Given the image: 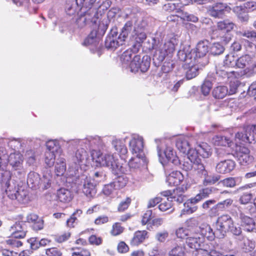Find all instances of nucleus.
Masks as SVG:
<instances>
[{
  "label": "nucleus",
  "mask_w": 256,
  "mask_h": 256,
  "mask_svg": "<svg viewBox=\"0 0 256 256\" xmlns=\"http://www.w3.org/2000/svg\"><path fill=\"white\" fill-rule=\"evenodd\" d=\"M157 38L153 39V48L155 50L153 60L154 63L158 66L165 59L166 57L174 51L176 39L172 38L164 43L156 44Z\"/></svg>",
  "instance_id": "1"
},
{
  "label": "nucleus",
  "mask_w": 256,
  "mask_h": 256,
  "mask_svg": "<svg viewBox=\"0 0 256 256\" xmlns=\"http://www.w3.org/2000/svg\"><path fill=\"white\" fill-rule=\"evenodd\" d=\"M96 162L101 166L109 168L114 175L126 174L128 170L122 164H120L118 159L116 158L111 154H97Z\"/></svg>",
  "instance_id": "2"
},
{
  "label": "nucleus",
  "mask_w": 256,
  "mask_h": 256,
  "mask_svg": "<svg viewBox=\"0 0 256 256\" xmlns=\"http://www.w3.org/2000/svg\"><path fill=\"white\" fill-rule=\"evenodd\" d=\"M74 177L76 178V183L82 186V192L86 196L92 198L95 196L96 194V184L92 178L84 174L80 176L78 174Z\"/></svg>",
  "instance_id": "3"
},
{
  "label": "nucleus",
  "mask_w": 256,
  "mask_h": 256,
  "mask_svg": "<svg viewBox=\"0 0 256 256\" xmlns=\"http://www.w3.org/2000/svg\"><path fill=\"white\" fill-rule=\"evenodd\" d=\"M234 221L228 214H223L219 216L216 224V234L218 238H222L226 236V232H228Z\"/></svg>",
  "instance_id": "4"
},
{
  "label": "nucleus",
  "mask_w": 256,
  "mask_h": 256,
  "mask_svg": "<svg viewBox=\"0 0 256 256\" xmlns=\"http://www.w3.org/2000/svg\"><path fill=\"white\" fill-rule=\"evenodd\" d=\"M150 58L146 55L142 59L139 55L135 56L130 62L128 65V69L132 72L136 73L139 70L142 72H146L150 66Z\"/></svg>",
  "instance_id": "5"
},
{
  "label": "nucleus",
  "mask_w": 256,
  "mask_h": 256,
  "mask_svg": "<svg viewBox=\"0 0 256 256\" xmlns=\"http://www.w3.org/2000/svg\"><path fill=\"white\" fill-rule=\"evenodd\" d=\"M89 9V8H84L78 14V16L76 21V26L78 28H82L90 23L92 24H96L98 17L96 16L94 12H92Z\"/></svg>",
  "instance_id": "6"
},
{
  "label": "nucleus",
  "mask_w": 256,
  "mask_h": 256,
  "mask_svg": "<svg viewBox=\"0 0 256 256\" xmlns=\"http://www.w3.org/2000/svg\"><path fill=\"white\" fill-rule=\"evenodd\" d=\"M208 41L206 40L199 42L196 49L192 50L189 53L185 54L186 61L188 60H198V58L204 57L208 52Z\"/></svg>",
  "instance_id": "7"
},
{
  "label": "nucleus",
  "mask_w": 256,
  "mask_h": 256,
  "mask_svg": "<svg viewBox=\"0 0 256 256\" xmlns=\"http://www.w3.org/2000/svg\"><path fill=\"white\" fill-rule=\"evenodd\" d=\"M87 154L86 151L82 148L78 149L75 155L72 156V162L68 168L70 175L72 176H76L79 174V168L80 163L86 158Z\"/></svg>",
  "instance_id": "8"
},
{
  "label": "nucleus",
  "mask_w": 256,
  "mask_h": 256,
  "mask_svg": "<svg viewBox=\"0 0 256 256\" xmlns=\"http://www.w3.org/2000/svg\"><path fill=\"white\" fill-rule=\"evenodd\" d=\"M236 138L244 142H256V125H248L244 128V132H238Z\"/></svg>",
  "instance_id": "9"
},
{
  "label": "nucleus",
  "mask_w": 256,
  "mask_h": 256,
  "mask_svg": "<svg viewBox=\"0 0 256 256\" xmlns=\"http://www.w3.org/2000/svg\"><path fill=\"white\" fill-rule=\"evenodd\" d=\"M84 8H88L84 4V0H67L65 11L67 14L73 16L78 14Z\"/></svg>",
  "instance_id": "10"
},
{
  "label": "nucleus",
  "mask_w": 256,
  "mask_h": 256,
  "mask_svg": "<svg viewBox=\"0 0 256 256\" xmlns=\"http://www.w3.org/2000/svg\"><path fill=\"white\" fill-rule=\"evenodd\" d=\"M130 150L136 156H145L144 152V140L142 136H136L129 142Z\"/></svg>",
  "instance_id": "11"
},
{
  "label": "nucleus",
  "mask_w": 256,
  "mask_h": 256,
  "mask_svg": "<svg viewBox=\"0 0 256 256\" xmlns=\"http://www.w3.org/2000/svg\"><path fill=\"white\" fill-rule=\"evenodd\" d=\"M221 256L218 248L214 247L212 244L210 242L204 248H200L195 250L192 252V256Z\"/></svg>",
  "instance_id": "12"
},
{
  "label": "nucleus",
  "mask_w": 256,
  "mask_h": 256,
  "mask_svg": "<svg viewBox=\"0 0 256 256\" xmlns=\"http://www.w3.org/2000/svg\"><path fill=\"white\" fill-rule=\"evenodd\" d=\"M6 194L12 200H16L21 203H25L28 200V192L27 190L21 188H16L15 185L13 189L10 190Z\"/></svg>",
  "instance_id": "13"
},
{
  "label": "nucleus",
  "mask_w": 256,
  "mask_h": 256,
  "mask_svg": "<svg viewBox=\"0 0 256 256\" xmlns=\"http://www.w3.org/2000/svg\"><path fill=\"white\" fill-rule=\"evenodd\" d=\"M185 64L184 68L186 70V76L187 80H191L195 78L198 74V68L196 65V62L200 63L199 60H188V62L186 61V56H184Z\"/></svg>",
  "instance_id": "14"
},
{
  "label": "nucleus",
  "mask_w": 256,
  "mask_h": 256,
  "mask_svg": "<svg viewBox=\"0 0 256 256\" xmlns=\"http://www.w3.org/2000/svg\"><path fill=\"white\" fill-rule=\"evenodd\" d=\"M236 166L235 162L231 160H220L216 166V171L222 174L230 173Z\"/></svg>",
  "instance_id": "15"
},
{
  "label": "nucleus",
  "mask_w": 256,
  "mask_h": 256,
  "mask_svg": "<svg viewBox=\"0 0 256 256\" xmlns=\"http://www.w3.org/2000/svg\"><path fill=\"white\" fill-rule=\"evenodd\" d=\"M236 154L239 163L241 165L248 164L253 160V157L250 155V150L246 147L240 146Z\"/></svg>",
  "instance_id": "16"
},
{
  "label": "nucleus",
  "mask_w": 256,
  "mask_h": 256,
  "mask_svg": "<svg viewBox=\"0 0 256 256\" xmlns=\"http://www.w3.org/2000/svg\"><path fill=\"white\" fill-rule=\"evenodd\" d=\"M25 222H16L10 227V230L12 232V236L14 238H22L26 234Z\"/></svg>",
  "instance_id": "17"
},
{
  "label": "nucleus",
  "mask_w": 256,
  "mask_h": 256,
  "mask_svg": "<svg viewBox=\"0 0 256 256\" xmlns=\"http://www.w3.org/2000/svg\"><path fill=\"white\" fill-rule=\"evenodd\" d=\"M228 6L226 4L223 3H216L210 6L208 8V14L216 18H222L224 10H226Z\"/></svg>",
  "instance_id": "18"
},
{
  "label": "nucleus",
  "mask_w": 256,
  "mask_h": 256,
  "mask_svg": "<svg viewBox=\"0 0 256 256\" xmlns=\"http://www.w3.org/2000/svg\"><path fill=\"white\" fill-rule=\"evenodd\" d=\"M12 174L8 170H4L0 173V181L2 186L5 189L6 194L13 189L15 184L11 180Z\"/></svg>",
  "instance_id": "19"
},
{
  "label": "nucleus",
  "mask_w": 256,
  "mask_h": 256,
  "mask_svg": "<svg viewBox=\"0 0 256 256\" xmlns=\"http://www.w3.org/2000/svg\"><path fill=\"white\" fill-rule=\"evenodd\" d=\"M240 226L242 228L247 232H254L255 230L256 222L254 219L243 213L240 214Z\"/></svg>",
  "instance_id": "20"
},
{
  "label": "nucleus",
  "mask_w": 256,
  "mask_h": 256,
  "mask_svg": "<svg viewBox=\"0 0 256 256\" xmlns=\"http://www.w3.org/2000/svg\"><path fill=\"white\" fill-rule=\"evenodd\" d=\"M184 179L183 174L178 170H173L166 176V182L170 186H177L180 184Z\"/></svg>",
  "instance_id": "21"
},
{
  "label": "nucleus",
  "mask_w": 256,
  "mask_h": 256,
  "mask_svg": "<svg viewBox=\"0 0 256 256\" xmlns=\"http://www.w3.org/2000/svg\"><path fill=\"white\" fill-rule=\"evenodd\" d=\"M216 74L222 80L232 81L234 78H238V72L228 71L224 69L216 67Z\"/></svg>",
  "instance_id": "22"
},
{
  "label": "nucleus",
  "mask_w": 256,
  "mask_h": 256,
  "mask_svg": "<svg viewBox=\"0 0 256 256\" xmlns=\"http://www.w3.org/2000/svg\"><path fill=\"white\" fill-rule=\"evenodd\" d=\"M216 188L210 186L202 188L200 190L199 193L195 197L191 198L192 202H198L202 200L208 198L210 195L215 192Z\"/></svg>",
  "instance_id": "23"
},
{
  "label": "nucleus",
  "mask_w": 256,
  "mask_h": 256,
  "mask_svg": "<svg viewBox=\"0 0 256 256\" xmlns=\"http://www.w3.org/2000/svg\"><path fill=\"white\" fill-rule=\"evenodd\" d=\"M26 222L32 223V228L34 230H41L44 228V220L42 218L34 214H30L26 216Z\"/></svg>",
  "instance_id": "24"
},
{
  "label": "nucleus",
  "mask_w": 256,
  "mask_h": 256,
  "mask_svg": "<svg viewBox=\"0 0 256 256\" xmlns=\"http://www.w3.org/2000/svg\"><path fill=\"white\" fill-rule=\"evenodd\" d=\"M242 181V177L240 176L235 177H228L220 182L224 187L234 188L241 184Z\"/></svg>",
  "instance_id": "25"
},
{
  "label": "nucleus",
  "mask_w": 256,
  "mask_h": 256,
  "mask_svg": "<svg viewBox=\"0 0 256 256\" xmlns=\"http://www.w3.org/2000/svg\"><path fill=\"white\" fill-rule=\"evenodd\" d=\"M148 232L146 230H138L134 234L130 241L132 246H138L142 244L146 238H148Z\"/></svg>",
  "instance_id": "26"
},
{
  "label": "nucleus",
  "mask_w": 256,
  "mask_h": 256,
  "mask_svg": "<svg viewBox=\"0 0 256 256\" xmlns=\"http://www.w3.org/2000/svg\"><path fill=\"white\" fill-rule=\"evenodd\" d=\"M238 78H250L256 74V62H253L250 65L240 72H238Z\"/></svg>",
  "instance_id": "27"
},
{
  "label": "nucleus",
  "mask_w": 256,
  "mask_h": 256,
  "mask_svg": "<svg viewBox=\"0 0 256 256\" xmlns=\"http://www.w3.org/2000/svg\"><path fill=\"white\" fill-rule=\"evenodd\" d=\"M112 146L118 152L122 159L125 160L126 158L128 149L126 146L120 140H114Z\"/></svg>",
  "instance_id": "28"
},
{
  "label": "nucleus",
  "mask_w": 256,
  "mask_h": 256,
  "mask_svg": "<svg viewBox=\"0 0 256 256\" xmlns=\"http://www.w3.org/2000/svg\"><path fill=\"white\" fill-rule=\"evenodd\" d=\"M124 42V41L122 38H120V36L118 38L109 36L106 38L105 46L107 48L114 50L120 45H122Z\"/></svg>",
  "instance_id": "29"
},
{
  "label": "nucleus",
  "mask_w": 256,
  "mask_h": 256,
  "mask_svg": "<svg viewBox=\"0 0 256 256\" xmlns=\"http://www.w3.org/2000/svg\"><path fill=\"white\" fill-rule=\"evenodd\" d=\"M146 163L145 156L132 158L128 162V166L130 169L136 170L140 168L141 166Z\"/></svg>",
  "instance_id": "30"
},
{
  "label": "nucleus",
  "mask_w": 256,
  "mask_h": 256,
  "mask_svg": "<svg viewBox=\"0 0 256 256\" xmlns=\"http://www.w3.org/2000/svg\"><path fill=\"white\" fill-rule=\"evenodd\" d=\"M184 189L183 188L178 187L172 190V194L171 197L168 198L167 200L168 201H176L178 203H182L184 202L185 198L184 194Z\"/></svg>",
  "instance_id": "31"
},
{
  "label": "nucleus",
  "mask_w": 256,
  "mask_h": 256,
  "mask_svg": "<svg viewBox=\"0 0 256 256\" xmlns=\"http://www.w3.org/2000/svg\"><path fill=\"white\" fill-rule=\"evenodd\" d=\"M100 37V36L98 35L96 30H93L85 39L83 44L86 46H93L94 47H97L98 44Z\"/></svg>",
  "instance_id": "32"
},
{
  "label": "nucleus",
  "mask_w": 256,
  "mask_h": 256,
  "mask_svg": "<svg viewBox=\"0 0 256 256\" xmlns=\"http://www.w3.org/2000/svg\"><path fill=\"white\" fill-rule=\"evenodd\" d=\"M8 162L12 169L20 168L22 166V156L20 154H11L9 156Z\"/></svg>",
  "instance_id": "33"
},
{
  "label": "nucleus",
  "mask_w": 256,
  "mask_h": 256,
  "mask_svg": "<svg viewBox=\"0 0 256 256\" xmlns=\"http://www.w3.org/2000/svg\"><path fill=\"white\" fill-rule=\"evenodd\" d=\"M164 154L168 160L172 162L174 165L175 166L180 165V160L171 147H167L164 151Z\"/></svg>",
  "instance_id": "34"
},
{
  "label": "nucleus",
  "mask_w": 256,
  "mask_h": 256,
  "mask_svg": "<svg viewBox=\"0 0 256 256\" xmlns=\"http://www.w3.org/2000/svg\"><path fill=\"white\" fill-rule=\"evenodd\" d=\"M134 22V20H130L126 22L120 30V32L119 35L120 39L122 38L124 42L126 40L128 34L132 31V30L134 29L133 26Z\"/></svg>",
  "instance_id": "35"
},
{
  "label": "nucleus",
  "mask_w": 256,
  "mask_h": 256,
  "mask_svg": "<svg viewBox=\"0 0 256 256\" xmlns=\"http://www.w3.org/2000/svg\"><path fill=\"white\" fill-rule=\"evenodd\" d=\"M56 196L58 200L64 203L68 202L72 199L71 192L64 188H61L58 190Z\"/></svg>",
  "instance_id": "36"
},
{
  "label": "nucleus",
  "mask_w": 256,
  "mask_h": 256,
  "mask_svg": "<svg viewBox=\"0 0 256 256\" xmlns=\"http://www.w3.org/2000/svg\"><path fill=\"white\" fill-rule=\"evenodd\" d=\"M40 175L35 172H30L28 175L27 184L32 188H36L40 184Z\"/></svg>",
  "instance_id": "37"
},
{
  "label": "nucleus",
  "mask_w": 256,
  "mask_h": 256,
  "mask_svg": "<svg viewBox=\"0 0 256 256\" xmlns=\"http://www.w3.org/2000/svg\"><path fill=\"white\" fill-rule=\"evenodd\" d=\"M233 200L230 198L226 199L224 200L218 202L212 208L211 213L212 214H216V216L218 214L220 210H222L224 209L228 208L232 204Z\"/></svg>",
  "instance_id": "38"
},
{
  "label": "nucleus",
  "mask_w": 256,
  "mask_h": 256,
  "mask_svg": "<svg viewBox=\"0 0 256 256\" xmlns=\"http://www.w3.org/2000/svg\"><path fill=\"white\" fill-rule=\"evenodd\" d=\"M203 240L202 238L199 236L192 237L189 236L186 238V243L190 248L196 250L202 248L203 244Z\"/></svg>",
  "instance_id": "39"
},
{
  "label": "nucleus",
  "mask_w": 256,
  "mask_h": 256,
  "mask_svg": "<svg viewBox=\"0 0 256 256\" xmlns=\"http://www.w3.org/2000/svg\"><path fill=\"white\" fill-rule=\"evenodd\" d=\"M111 4L112 2L110 0H106L103 2L102 4H100V2H98L89 10H92V12H94L96 14V16L98 17V10H100V12L101 10L103 11L106 10L110 7Z\"/></svg>",
  "instance_id": "40"
},
{
  "label": "nucleus",
  "mask_w": 256,
  "mask_h": 256,
  "mask_svg": "<svg viewBox=\"0 0 256 256\" xmlns=\"http://www.w3.org/2000/svg\"><path fill=\"white\" fill-rule=\"evenodd\" d=\"M237 67L240 68H244L250 65L254 62L253 58L248 54L243 55L237 58Z\"/></svg>",
  "instance_id": "41"
},
{
  "label": "nucleus",
  "mask_w": 256,
  "mask_h": 256,
  "mask_svg": "<svg viewBox=\"0 0 256 256\" xmlns=\"http://www.w3.org/2000/svg\"><path fill=\"white\" fill-rule=\"evenodd\" d=\"M197 202H192L191 198L188 200L186 202L184 203V208L182 210L180 214V217L184 214H191L195 212L198 210V207L194 206Z\"/></svg>",
  "instance_id": "42"
},
{
  "label": "nucleus",
  "mask_w": 256,
  "mask_h": 256,
  "mask_svg": "<svg viewBox=\"0 0 256 256\" xmlns=\"http://www.w3.org/2000/svg\"><path fill=\"white\" fill-rule=\"evenodd\" d=\"M176 146L183 154H186V152L190 151L191 148L188 140L182 138H180L177 140Z\"/></svg>",
  "instance_id": "43"
},
{
  "label": "nucleus",
  "mask_w": 256,
  "mask_h": 256,
  "mask_svg": "<svg viewBox=\"0 0 256 256\" xmlns=\"http://www.w3.org/2000/svg\"><path fill=\"white\" fill-rule=\"evenodd\" d=\"M234 24L229 20L220 21L217 24V28L224 32H228L234 28Z\"/></svg>",
  "instance_id": "44"
},
{
  "label": "nucleus",
  "mask_w": 256,
  "mask_h": 256,
  "mask_svg": "<svg viewBox=\"0 0 256 256\" xmlns=\"http://www.w3.org/2000/svg\"><path fill=\"white\" fill-rule=\"evenodd\" d=\"M244 8L242 6H236L234 8V12L237 15L238 18L242 22H247L248 20V12L244 10Z\"/></svg>",
  "instance_id": "45"
},
{
  "label": "nucleus",
  "mask_w": 256,
  "mask_h": 256,
  "mask_svg": "<svg viewBox=\"0 0 256 256\" xmlns=\"http://www.w3.org/2000/svg\"><path fill=\"white\" fill-rule=\"evenodd\" d=\"M66 170V160L63 158L57 159L55 165V171L57 176L62 175Z\"/></svg>",
  "instance_id": "46"
},
{
  "label": "nucleus",
  "mask_w": 256,
  "mask_h": 256,
  "mask_svg": "<svg viewBox=\"0 0 256 256\" xmlns=\"http://www.w3.org/2000/svg\"><path fill=\"white\" fill-rule=\"evenodd\" d=\"M216 203V200L214 199L208 200L202 203L201 208H202L204 212H207L209 216L210 217L215 216L216 214H212L211 212Z\"/></svg>",
  "instance_id": "47"
},
{
  "label": "nucleus",
  "mask_w": 256,
  "mask_h": 256,
  "mask_svg": "<svg viewBox=\"0 0 256 256\" xmlns=\"http://www.w3.org/2000/svg\"><path fill=\"white\" fill-rule=\"evenodd\" d=\"M198 152L203 158H208L211 154L210 148L206 143H202L198 147Z\"/></svg>",
  "instance_id": "48"
},
{
  "label": "nucleus",
  "mask_w": 256,
  "mask_h": 256,
  "mask_svg": "<svg viewBox=\"0 0 256 256\" xmlns=\"http://www.w3.org/2000/svg\"><path fill=\"white\" fill-rule=\"evenodd\" d=\"M220 176L216 174L208 175V172L204 177L203 184L205 186L214 184L220 179Z\"/></svg>",
  "instance_id": "49"
},
{
  "label": "nucleus",
  "mask_w": 256,
  "mask_h": 256,
  "mask_svg": "<svg viewBox=\"0 0 256 256\" xmlns=\"http://www.w3.org/2000/svg\"><path fill=\"white\" fill-rule=\"evenodd\" d=\"M128 182V179L126 176L120 175L118 176L112 182L116 189H120L124 187Z\"/></svg>",
  "instance_id": "50"
},
{
  "label": "nucleus",
  "mask_w": 256,
  "mask_h": 256,
  "mask_svg": "<svg viewBox=\"0 0 256 256\" xmlns=\"http://www.w3.org/2000/svg\"><path fill=\"white\" fill-rule=\"evenodd\" d=\"M131 20H134V32L144 30V28L147 25L146 22L142 18H138L136 17H134Z\"/></svg>",
  "instance_id": "51"
},
{
  "label": "nucleus",
  "mask_w": 256,
  "mask_h": 256,
  "mask_svg": "<svg viewBox=\"0 0 256 256\" xmlns=\"http://www.w3.org/2000/svg\"><path fill=\"white\" fill-rule=\"evenodd\" d=\"M224 46L220 42L214 43L210 48V52L213 56L220 55L224 52Z\"/></svg>",
  "instance_id": "52"
},
{
  "label": "nucleus",
  "mask_w": 256,
  "mask_h": 256,
  "mask_svg": "<svg viewBox=\"0 0 256 256\" xmlns=\"http://www.w3.org/2000/svg\"><path fill=\"white\" fill-rule=\"evenodd\" d=\"M186 154L188 156L186 158L193 162L194 164H198L201 160L198 157L199 154L198 152L197 148L196 150L190 148V151L186 152Z\"/></svg>",
  "instance_id": "53"
},
{
  "label": "nucleus",
  "mask_w": 256,
  "mask_h": 256,
  "mask_svg": "<svg viewBox=\"0 0 256 256\" xmlns=\"http://www.w3.org/2000/svg\"><path fill=\"white\" fill-rule=\"evenodd\" d=\"M213 140L214 145L224 146H228L230 141L229 138L222 136H216L214 138Z\"/></svg>",
  "instance_id": "54"
},
{
  "label": "nucleus",
  "mask_w": 256,
  "mask_h": 256,
  "mask_svg": "<svg viewBox=\"0 0 256 256\" xmlns=\"http://www.w3.org/2000/svg\"><path fill=\"white\" fill-rule=\"evenodd\" d=\"M108 24L109 20L107 18H104L101 20L99 23L98 30H96L98 36H102L104 34L108 28Z\"/></svg>",
  "instance_id": "55"
},
{
  "label": "nucleus",
  "mask_w": 256,
  "mask_h": 256,
  "mask_svg": "<svg viewBox=\"0 0 256 256\" xmlns=\"http://www.w3.org/2000/svg\"><path fill=\"white\" fill-rule=\"evenodd\" d=\"M132 51L127 50L124 52L120 57L122 65L124 68H127L128 65L132 61Z\"/></svg>",
  "instance_id": "56"
},
{
  "label": "nucleus",
  "mask_w": 256,
  "mask_h": 256,
  "mask_svg": "<svg viewBox=\"0 0 256 256\" xmlns=\"http://www.w3.org/2000/svg\"><path fill=\"white\" fill-rule=\"evenodd\" d=\"M236 60L237 58L232 54H227L224 60V66L228 68L234 67L236 66H237Z\"/></svg>",
  "instance_id": "57"
},
{
  "label": "nucleus",
  "mask_w": 256,
  "mask_h": 256,
  "mask_svg": "<svg viewBox=\"0 0 256 256\" xmlns=\"http://www.w3.org/2000/svg\"><path fill=\"white\" fill-rule=\"evenodd\" d=\"M168 256H186L184 248L181 246H176L168 252Z\"/></svg>",
  "instance_id": "58"
},
{
  "label": "nucleus",
  "mask_w": 256,
  "mask_h": 256,
  "mask_svg": "<svg viewBox=\"0 0 256 256\" xmlns=\"http://www.w3.org/2000/svg\"><path fill=\"white\" fill-rule=\"evenodd\" d=\"M82 214V210H77L75 212H74L72 214L70 218L66 220L67 226L71 228L74 227V224L76 223V221L77 220V217L76 216V215L80 216Z\"/></svg>",
  "instance_id": "59"
},
{
  "label": "nucleus",
  "mask_w": 256,
  "mask_h": 256,
  "mask_svg": "<svg viewBox=\"0 0 256 256\" xmlns=\"http://www.w3.org/2000/svg\"><path fill=\"white\" fill-rule=\"evenodd\" d=\"M228 89L225 86H218L212 90V96H226L228 94Z\"/></svg>",
  "instance_id": "60"
},
{
  "label": "nucleus",
  "mask_w": 256,
  "mask_h": 256,
  "mask_svg": "<svg viewBox=\"0 0 256 256\" xmlns=\"http://www.w3.org/2000/svg\"><path fill=\"white\" fill-rule=\"evenodd\" d=\"M132 36L134 38L136 42L138 44L142 42L146 38V34L144 30L133 31Z\"/></svg>",
  "instance_id": "61"
},
{
  "label": "nucleus",
  "mask_w": 256,
  "mask_h": 256,
  "mask_svg": "<svg viewBox=\"0 0 256 256\" xmlns=\"http://www.w3.org/2000/svg\"><path fill=\"white\" fill-rule=\"evenodd\" d=\"M212 83L208 80H206L201 86V92L204 96L208 95L212 88Z\"/></svg>",
  "instance_id": "62"
},
{
  "label": "nucleus",
  "mask_w": 256,
  "mask_h": 256,
  "mask_svg": "<svg viewBox=\"0 0 256 256\" xmlns=\"http://www.w3.org/2000/svg\"><path fill=\"white\" fill-rule=\"evenodd\" d=\"M194 168L197 171V173L202 177L204 178L206 174L208 171L206 170L204 165L201 162V160L198 164H194Z\"/></svg>",
  "instance_id": "63"
},
{
  "label": "nucleus",
  "mask_w": 256,
  "mask_h": 256,
  "mask_svg": "<svg viewBox=\"0 0 256 256\" xmlns=\"http://www.w3.org/2000/svg\"><path fill=\"white\" fill-rule=\"evenodd\" d=\"M189 232L188 230L182 227L176 230V234L178 238L182 239L186 238V240L187 238L189 237Z\"/></svg>",
  "instance_id": "64"
}]
</instances>
